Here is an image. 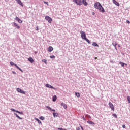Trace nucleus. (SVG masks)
<instances>
[{
    "instance_id": "obj_1",
    "label": "nucleus",
    "mask_w": 130,
    "mask_h": 130,
    "mask_svg": "<svg viewBox=\"0 0 130 130\" xmlns=\"http://www.w3.org/2000/svg\"><path fill=\"white\" fill-rule=\"evenodd\" d=\"M94 8L95 9H97L98 10H99L100 12L101 13H104L105 12V10H104V8H103V7H102V5H101V4L99 2H96L94 3Z\"/></svg>"
},
{
    "instance_id": "obj_2",
    "label": "nucleus",
    "mask_w": 130,
    "mask_h": 130,
    "mask_svg": "<svg viewBox=\"0 0 130 130\" xmlns=\"http://www.w3.org/2000/svg\"><path fill=\"white\" fill-rule=\"evenodd\" d=\"M10 64H11V66H15V67H16V69H17L18 70L20 71V72L23 73V70L20 67H19V66H18V65H17L16 64L14 63V62L11 61L10 62Z\"/></svg>"
},
{
    "instance_id": "obj_3",
    "label": "nucleus",
    "mask_w": 130,
    "mask_h": 130,
    "mask_svg": "<svg viewBox=\"0 0 130 130\" xmlns=\"http://www.w3.org/2000/svg\"><path fill=\"white\" fill-rule=\"evenodd\" d=\"M79 32L81 34V38H82V39L84 40L85 38H87V37L86 36V32H85V31L80 30Z\"/></svg>"
},
{
    "instance_id": "obj_4",
    "label": "nucleus",
    "mask_w": 130,
    "mask_h": 130,
    "mask_svg": "<svg viewBox=\"0 0 130 130\" xmlns=\"http://www.w3.org/2000/svg\"><path fill=\"white\" fill-rule=\"evenodd\" d=\"M45 19L46 20V21H48V23H50L51 22H52V19L48 16H45Z\"/></svg>"
},
{
    "instance_id": "obj_5",
    "label": "nucleus",
    "mask_w": 130,
    "mask_h": 130,
    "mask_svg": "<svg viewBox=\"0 0 130 130\" xmlns=\"http://www.w3.org/2000/svg\"><path fill=\"white\" fill-rule=\"evenodd\" d=\"M109 107H110V108H111V110H112L113 111H114V106H113V104H112L111 102H109Z\"/></svg>"
},
{
    "instance_id": "obj_6",
    "label": "nucleus",
    "mask_w": 130,
    "mask_h": 130,
    "mask_svg": "<svg viewBox=\"0 0 130 130\" xmlns=\"http://www.w3.org/2000/svg\"><path fill=\"white\" fill-rule=\"evenodd\" d=\"M17 92H18L19 93H21V94H25L26 92H25V91L22 90V89H21L20 88H17Z\"/></svg>"
},
{
    "instance_id": "obj_7",
    "label": "nucleus",
    "mask_w": 130,
    "mask_h": 130,
    "mask_svg": "<svg viewBox=\"0 0 130 130\" xmlns=\"http://www.w3.org/2000/svg\"><path fill=\"white\" fill-rule=\"evenodd\" d=\"M46 87L47 88H50V89H53L54 90H56L55 88H54L53 86H51V85L49 84H46Z\"/></svg>"
},
{
    "instance_id": "obj_8",
    "label": "nucleus",
    "mask_w": 130,
    "mask_h": 130,
    "mask_svg": "<svg viewBox=\"0 0 130 130\" xmlns=\"http://www.w3.org/2000/svg\"><path fill=\"white\" fill-rule=\"evenodd\" d=\"M14 20H16V21H17V22H18L19 23V24H22V23H23V21H22V20H21V19L19 18V17H16Z\"/></svg>"
},
{
    "instance_id": "obj_9",
    "label": "nucleus",
    "mask_w": 130,
    "mask_h": 130,
    "mask_svg": "<svg viewBox=\"0 0 130 130\" xmlns=\"http://www.w3.org/2000/svg\"><path fill=\"white\" fill-rule=\"evenodd\" d=\"M113 3L114 4V5H116V6H117L118 7H119L120 5L119 4V3L117 2L116 0H113Z\"/></svg>"
},
{
    "instance_id": "obj_10",
    "label": "nucleus",
    "mask_w": 130,
    "mask_h": 130,
    "mask_svg": "<svg viewBox=\"0 0 130 130\" xmlns=\"http://www.w3.org/2000/svg\"><path fill=\"white\" fill-rule=\"evenodd\" d=\"M61 106H63L64 109H67V108H68L67 104H66L64 103H61Z\"/></svg>"
},
{
    "instance_id": "obj_11",
    "label": "nucleus",
    "mask_w": 130,
    "mask_h": 130,
    "mask_svg": "<svg viewBox=\"0 0 130 130\" xmlns=\"http://www.w3.org/2000/svg\"><path fill=\"white\" fill-rule=\"evenodd\" d=\"M34 119L35 120H36V121H38L39 124H41V125H42V122H41L39 119L37 118H35Z\"/></svg>"
},
{
    "instance_id": "obj_12",
    "label": "nucleus",
    "mask_w": 130,
    "mask_h": 130,
    "mask_svg": "<svg viewBox=\"0 0 130 130\" xmlns=\"http://www.w3.org/2000/svg\"><path fill=\"white\" fill-rule=\"evenodd\" d=\"M13 24L15 28H17V29H20V28H21V27H20V26L18 25V24L17 23H16V22H13Z\"/></svg>"
},
{
    "instance_id": "obj_13",
    "label": "nucleus",
    "mask_w": 130,
    "mask_h": 130,
    "mask_svg": "<svg viewBox=\"0 0 130 130\" xmlns=\"http://www.w3.org/2000/svg\"><path fill=\"white\" fill-rule=\"evenodd\" d=\"M87 122L89 124H90V125H95V123L92 121H87Z\"/></svg>"
},
{
    "instance_id": "obj_14",
    "label": "nucleus",
    "mask_w": 130,
    "mask_h": 130,
    "mask_svg": "<svg viewBox=\"0 0 130 130\" xmlns=\"http://www.w3.org/2000/svg\"><path fill=\"white\" fill-rule=\"evenodd\" d=\"M53 50V48L52 46H49L48 49V51L49 52H51Z\"/></svg>"
},
{
    "instance_id": "obj_15",
    "label": "nucleus",
    "mask_w": 130,
    "mask_h": 130,
    "mask_svg": "<svg viewBox=\"0 0 130 130\" xmlns=\"http://www.w3.org/2000/svg\"><path fill=\"white\" fill-rule=\"evenodd\" d=\"M28 61H30L31 63H33V62H34V60L33 59V58L29 57L28 58Z\"/></svg>"
},
{
    "instance_id": "obj_16",
    "label": "nucleus",
    "mask_w": 130,
    "mask_h": 130,
    "mask_svg": "<svg viewBox=\"0 0 130 130\" xmlns=\"http://www.w3.org/2000/svg\"><path fill=\"white\" fill-rule=\"evenodd\" d=\"M77 5H79V6H82V0H77Z\"/></svg>"
},
{
    "instance_id": "obj_17",
    "label": "nucleus",
    "mask_w": 130,
    "mask_h": 130,
    "mask_svg": "<svg viewBox=\"0 0 130 130\" xmlns=\"http://www.w3.org/2000/svg\"><path fill=\"white\" fill-rule=\"evenodd\" d=\"M57 99V97L56 96V95H54L52 98V101H53V102H55Z\"/></svg>"
},
{
    "instance_id": "obj_18",
    "label": "nucleus",
    "mask_w": 130,
    "mask_h": 130,
    "mask_svg": "<svg viewBox=\"0 0 130 130\" xmlns=\"http://www.w3.org/2000/svg\"><path fill=\"white\" fill-rule=\"evenodd\" d=\"M92 45L93 46L99 47V45L98 44V43H96V42H93Z\"/></svg>"
},
{
    "instance_id": "obj_19",
    "label": "nucleus",
    "mask_w": 130,
    "mask_h": 130,
    "mask_svg": "<svg viewBox=\"0 0 130 130\" xmlns=\"http://www.w3.org/2000/svg\"><path fill=\"white\" fill-rule=\"evenodd\" d=\"M17 2L19 5H20V6H22L23 7V3H22V1H21V0H17Z\"/></svg>"
},
{
    "instance_id": "obj_20",
    "label": "nucleus",
    "mask_w": 130,
    "mask_h": 130,
    "mask_svg": "<svg viewBox=\"0 0 130 130\" xmlns=\"http://www.w3.org/2000/svg\"><path fill=\"white\" fill-rule=\"evenodd\" d=\"M82 4H83V5H84L85 6H88V3L87 2V1H86V0H83Z\"/></svg>"
},
{
    "instance_id": "obj_21",
    "label": "nucleus",
    "mask_w": 130,
    "mask_h": 130,
    "mask_svg": "<svg viewBox=\"0 0 130 130\" xmlns=\"http://www.w3.org/2000/svg\"><path fill=\"white\" fill-rule=\"evenodd\" d=\"M53 115L54 117H57L58 116V113H53Z\"/></svg>"
},
{
    "instance_id": "obj_22",
    "label": "nucleus",
    "mask_w": 130,
    "mask_h": 130,
    "mask_svg": "<svg viewBox=\"0 0 130 130\" xmlns=\"http://www.w3.org/2000/svg\"><path fill=\"white\" fill-rule=\"evenodd\" d=\"M84 40L86 41L88 44H91V41H90V40H89V39H88L87 38L84 39Z\"/></svg>"
},
{
    "instance_id": "obj_23",
    "label": "nucleus",
    "mask_w": 130,
    "mask_h": 130,
    "mask_svg": "<svg viewBox=\"0 0 130 130\" xmlns=\"http://www.w3.org/2000/svg\"><path fill=\"white\" fill-rule=\"evenodd\" d=\"M14 115H16V117H17V118H18V119H23V118L20 117V116H19V115H18V114L17 113H14Z\"/></svg>"
},
{
    "instance_id": "obj_24",
    "label": "nucleus",
    "mask_w": 130,
    "mask_h": 130,
    "mask_svg": "<svg viewBox=\"0 0 130 130\" xmlns=\"http://www.w3.org/2000/svg\"><path fill=\"white\" fill-rule=\"evenodd\" d=\"M117 45V43H116V42L113 41V42H112V45H113V46H114V47H115Z\"/></svg>"
},
{
    "instance_id": "obj_25",
    "label": "nucleus",
    "mask_w": 130,
    "mask_h": 130,
    "mask_svg": "<svg viewBox=\"0 0 130 130\" xmlns=\"http://www.w3.org/2000/svg\"><path fill=\"white\" fill-rule=\"evenodd\" d=\"M119 64H121V66H122V67H124V66H126V64L120 61L119 62Z\"/></svg>"
},
{
    "instance_id": "obj_26",
    "label": "nucleus",
    "mask_w": 130,
    "mask_h": 130,
    "mask_svg": "<svg viewBox=\"0 0 130 130\" xmlns=\"http://www.w3.org/2000/svg\"><path fill=\"white\" fill-rule=\"evenodd\" d=\"M75 96H76L77 97H80L81 95L79 92H75Z\"/></svg>"
},
{
    "instance_id": "obj_27",
    "label": "nucleus",
    "mask_w": 130,
    "mask_h": 130,
    "mask_svg": "<svg viewBox=\"0 0 130 130\" xmlns=\"http://www.w3.org/2000/svg\"><path fill=\"white\" fill-rule=\"evenodd\" d=\"M42 62H44V63H45V64H46V63H47V60L45 59H43L42 60Z\"/></svg>"
},
{
    "instance_id": "obj_28",
    "label": "nucleus",
    "mask_w": 130,
    "mask_h": 130,
    "mask_svg": "<svg viewBox=\"0 0 130 130\" xmlns=\"http://www.w3.org/2000/svg\"><path fill=\"white\" fill-rule=\"evenodd\" d=\"M39 118L40 119H41V120H44V119H45V118L43 116H40Z\"/></svg>"
},
{
    "instance_id": "obj_29",
    "label": "nucleus",
    "mask_w": 130,
    "mask_h": 130,
    "mask_svg": "<svg viewBox=\"0 0 130 130\" xmlns=\"http://www.w3.org/2000/svg\"><path fill=\"white\" fill-rule=\"evenodd\" d=\"M112 116H113V117H115V118H117V115L116 114H113Z\"/></svg>"
},
{
    "instance_id": "obj_30",
    "label": "nucleus",
    "mask_w": 130,
    "mask_h": 130,
    "mask_svg": "<svg viewBox=\"0 0 130 130\" xmlns=\"http://www.w3.org/2000/svg\"><path fill=\"white\" fill-rule=\"evenodd\" d=\"M46 108H47V109H49V110H51V107L48 106H46Z\"/></svg>"
},
{
    "instance_id": "obj_31",
    "label": "nucleus",
    "mask_w": 130,
    "mask_h": 130,
    "mask_svg": "<svg viewBox=\"0 0 130 130\" xmlns=\"http://www.w3.org/2000/svg\"><path fill=\"white\" fill-rule=\"evenodd\" d=\"M127 101L128 102V103H130V96H127Z\"/></svg>"
},
{
    "instance_id": "obj_32",
    "label": "nucleus",
    "mask_w": 130,
    "mask_h": 130,
    "mask_svg": "<svg viewBox=\"0 0 130 130\" xmlns=\"http://www.w3.org/2000/svg\"><path fill=\"white\" fill-rule=\"evenodd\" d=\"M11 111H13V112H16L17 110H16L15 109L12 108L11 109Z\"/></svg>"
},
{
    "instance_id": "obj_33",
    "label": "nucleus",
    "mask_w": 130,
    "mask_h": 130,
    "mask_svg": "<svg viewBox=\"0 0 130 130\" xmlns=\"http://www.w3.org/2000/svg\"><path fill=\"white\" fill-rule=\"evenodd\" d=\"M50 58H55V56L54 55H52L50 56Z\"/></svg>"
},
{
    "instance_id": "obj_34",
    "label": "nucleus",
    "mask_w": 130,
    "mask_h": 130,
    "mask_svg": "<svg viewBox=\"0 0 130 130\" xmlns=\"http://www.w3.org/2000/svg\"><path fill=\"white\" fill-rule=\"evenodd\" d=\"M74 3H75L77 5V3H78V0H73Z\"/></svg>"
},
{
    "instance_id": "obj_35",
    "label": "nucleus",
    "mask_w": 130,
    "mask_h": 130,
    "mask_svg": "<svg viewBox=\"0 0 130 130\" xmlns=\"http://www.w3.org/2000/svg\"><path fill=\"white\" fill-rule=\"evenodd\" d=\"M12 74H14V75H17V73L15 71H12Z\"/></svg>"
},
{
    "instance_id": "obj_36",
    "label": "nucleus",
    "mask_w": 130,
    "mask_h": 130,
    "mask_svg": "<svg viewBox=\"0 0 130 130\" xmlns=\"http://www.w3.org/2000/svg\"><path fill=\"white\" fill-rule=\"evenodd\" d=\"M35 29H36V30H39V28H38V26L36 27Z\"/></svg>"
},
{
    "instance_id": "obj_37",
    "label": "nucleus",
    "mask_w": 130,
    "mask_h": 130,
    "mask_svg": "<svg viewBox=\"0 0 130 130\" xmlns=\"http://www.w3.org/2000/svg\"><path fill=\"white\" fill-rule=\"evenodd\" d=\"M110 62L111 63H112V64L114 63V61H113V60H112L110 61Z\"/></svg>"
},
{
    "instance_id": "obj_38",
    "label": "nucleus",
    "mask_w": 130,
    "mask_h": 130,
    "mask_svg": "<svg viewBox=\"0 0 130 130\" xmlns=\"http://www.w3.org/2000/svg\"><path fill=\"white\" fill-rule=\"evenodd\" d=\"M50 111H53L54 112H55V110L51 109Z\"/></svg>"
},
{
    "instance_id": "obj_39",
    "label": "nucleus",
    "mask_w": 130,
    "mask_h": 130,
    "mask_svg": "<svg viewBox=\"0 0 130 130\" xmlns=\"http://www.w3.org/2000/svg\"><path fill=\"white\" fill-rule=\"evenodd\" d=\"M82 119H83V120L86 121V118H85V117L84 116H83Z\"/></svg>"
},
{
    "instance_id": "obj_40",
    "label": "nucleus",
    "mask_w": 130,
    "mask_h": 130,
    "mask_svg": "<svg viewBox=\"0 0 130 130\" xmlns=\"http://www.w3.org/2000/svg\"><path fill=\"white\" fill-rule=\"evenodd\" d=\"M80 129H81V128H80V127L76 128V130H80Z\"/></svg>"
},
{
    "instance_id": "obj_41",
    "label": "nucleus",
    "mask_w": 130,
    "mask_h": 130,
    "mask_svg": "<svg viewBox=\"0 0 130 130\" xmlns=\"http://www.w3.org/2000/svg\"><path fill=\"white\" fill-rule=\"evenodd\" d=\"M123 128H125L126 126L125 125H122Z\"/></svg>"
},
{
    "instance_id": "obj_42",
    "label": "nucleus",
    "mask_w": 130,
    "mask_h": 130,
    "mask_svg": "<svg viewBox=\"0 0 130 130\" xmlns=\"http://www.w3.org/2000/svg\"><path fill=\"white\" fill-rule=\"evenodd\" d=\"M19 114L23 115V112H19Z\"/></svg>"
},
{
    "instance_id": "obj_43",
    "label": "nucleus",
    "mask_w": 130,
    "mask_h": 130,
    "mask_svg": "<svg viewBox=\"0 0 130 130\" xmlns=\"http://www.w3.org/2000/svg\"><path fill=\"white\" fill-rule=\"evenodd\" d=\"M44 4H46L47 5H48V2H44Z\"/></svg>"
},
{
    "instance_id": "obj_44",
    "label": "nucleus",
    "mask_w": 130,
    "mask_h": 130,
    "mask_svg": "<svg viewBox=\"0 0 130 130\" xmlns=\"http://www.w3.org/2000/svg\"><path fill=\"white\" fill-rule=\"evenodd\" d=\"M126 22H127L128 24H129L130 21H129V20H127V21H126Z\"/></svg>"
},
{
    "instance_id": "obj_45",
    "label": "nucleus",
    "mask_w": 130,
    "mask_h": 130,
    "mask_svg": "<svg viewBox=\"0 0 130 130\" xmlns=\"http://www.w3.org/2000/svg\"><path fill=\"white\" fill-rule=\"evenodd\" d=\"M16 112H17V113H20V111H19L18 110H16Z\"/></svg>"
},
{
    "instance_id": "obj_46",
    "label": "nucleus",
    "mask_w": 130,
    "mask_h": 130,
    "mask_svg": "<svg viewBox=\"0 0 130 130\" xmlns=\"http://www.w3.org/2000/svg\"><path fill=\"white\" fill-rule=\"evenodd\" d=\"M80 127H81V128L82 130H84V128H83V126H80Z\"/></svg>"
},
{
    "instance_id": "obj_47",
    "label": "nucleus",
    "mask_w": 130,
    "mask_h": 130,
    "mask_svg": "<svg viewBox=\"0 0 130 130\" xmlns=\"http://www.w3.org/2000/svg\"><path fill=\"white\" fill-rule=\"evenodd\" d=\"M58 130H63V129H62V128H58Z\"/></svg>"
},
{
    "instance_id": "obj_48",
    "label": "nucleus",
    "mask_w": 130,
    "mask_h": 130,
    "mask_svg": "<svg viewBox=\"0 0 130 130\" xmlns=\"http://www.w3.org/2000/svg\"><path fill=\"white\" fill-rule=\"evenodd\" d=\"M58 130H63V129H62V128H58Z\"/></svg>"
},
{
    "instance_id": "obj_49",
    "label": "nucleus",
    "mask_w": 130,
    "mask_h": 130,
    "mask_svg": "<svg viewBox=\"0 0 130 130\" xmlns=\"http://www.w3.org/2000/svg\"><path fill=\"white\" fill-rule=\"evenodd\" d=\"M115 49H116V50H117V48H116V46L115 47Z\"/></svg>"
},
{
    "instance_id": "obj_50",
    "label": "nucleus",
    "mask_w": 130,
    "mask_h": 130,
    "mask_svg": "<svg viewBox=\"0 0 130 130\" xmlns=\"http://www.w3.org/2000/svg\"><path fill=\"white\" fill-rule=\"evenodd\" d=\"M92 15H93V16H94L95 15V13L93 12Z\"/></svg>"
},
{
    "instance_id": "obj_51",
    "label": "nucleus",
    "mask_w": 130,
    "mask_h": 130,
    "mask_svg": "<svg viewBox=\"0 0 130 130\" xmlns=\"http://www.w3.org/2000/svg\"><path fill=\"white\" fill-rule=\"evenodd\" d=\"M88 117H89V118H91V117L90 116V115H88Z\"/></svg>"
},
{
    "instance_id": "obj_52",
    "label": "nucleus",
    "mask_w": 130,
    "mask_h": 130,
    "mask_svg": "<svg viewBox=\"0 0 130 130\" xmlns=\"http://www.w3.org/2000/svg\"><path fill=\"white\" fill-rule=\"evenodd\" d=\"M118 47H120V45H118Z\"/></svg>"
},
{
    "instance_id": "obj_53",
    "label": "nucleus",
    "mask_w": 130,
    "mask_h": 130,
    "mask_svg": "<svg viewBox=\"0 0 130 130\" xmlns=\"http://www.w3.org/2000/svg\"><path fill=\"white\" fill-rule=\"evenodd\" d=\"M122 54L124 55V53H122Z\"/></svg>"
},
{
    "instance_id": "obj_54",
    "label": "nucleus",
    "mask_w": 130,
    "mask_h": 130,
    "mask_svg": "<svg viewBox=\"0 0 130 130\" xmlns=\"http://www.w3.org/2000/svg\"><path fill=\"white\" fill-rule=\"evenodd\" d=\"M35 54H36V53H37V52H35Z\"/></svg>"
}]
</instances>
